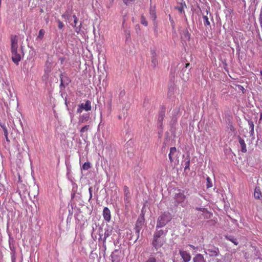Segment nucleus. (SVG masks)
I'll list each match as a JSON object with an SVG mask.
<instances>
[{
  "instance_id": "1",
  "label": "nucleus",
  "mask_w": 262,
  "mask_h": 262,
  "mask_svg": "<svg viewBox=\"0 0 262 262\" xmlns=\"http://www.w3.org/2000/svg\"><path fill=\"white\" fill-rule=\"evenodd\" d=\"M11 42L12 59L13 61L17 65L18 64L19 61L21 60V56L20 54L17 53L18 38L16 35L11 37Z\"/></svg>"
},
{
  "instance_id": "2",
  "label": "nucleus",
  "mask_w": 262,
  "mask_h": 262,
  "mask_svg": "<svg viewBox=\"0 0 262 262\" xmlns=\"http://www.w3.org/2000/svg\"><path fill=\"white\" fill-rule=\"evenodd\" d=\"M172 217L169 212H164L159 216L156 228H161L165 226L171 220Z\"/></svg>"
},
{
  "instance_id": "3",
  "label": "nucleus",
  "mask_w": 262,
  "mask_h": 262,
  "mask_svg": "<svg viewBox=\"0 0 262 262\" xmlns=\"http://www.w3.org/2000/svg\"><path fill=\"white\" fill-rule=\"evenodd\" d=\"M166 242V238H159L156 236L153 237L152 245L156 250H158Z\"/></svg>"
},
{
  "instance_id": "4",
  "label": "nucleus",
  "mask_w": 262,
  "mask_h": 262,
  "mask_svg": "<svg viewBox=\"0 0 262 262\" xmlns=\"http://www.w3.org/2000/svg\"><path fill=\"white\" fill-rule=\"evenodd\" d=\"M186 199V196L184 194V191H182L180 189H179L178 192L176 193L174 195V200H175L176 203L177 204H181V206L182 207H184L183 203H184Z\"/></svg>"
},
{
  "instance_id": "5",
  "label": "nucleus",
  "mask_w": 262,
  "mask_h": 262,
  "mask_svg": "<svg viewBox=\"0 0 262 262\" xmlns=\"http://www.w3.org/2000/svg\"><path fill=\"white\" fill-rule=\"evenodd\" d=\"M92 109L91 102L90 100H86L85 103H82L78 105L77 110V113L80 114L83 110L85 111H91Z\"/></svg>"
},
{
  "instance_id": "6",
  "label": "nucleus",
  "mask_w": 262,
  "mask_h": 262,
  "mask_svg": "<svg viewBox=\"0 0 262 262\" xmlns=\"http://www.w3.org/2000/svg\"><path fill=\"white\" fill-rule=\"evenodd\" d=\"M124 200L125 206H127L130 204L131 200V194L129 188L127 186L123 187Z\"/></svg>"
},
{
  "instance_id": "7",
  "label": "nucleus",
  "mask_w": 262,
  "mask_h": 262,
  "mask_svg": "<svg viewBox=\"0 0 262 262\" xmlns=\"http://www.w3.org/2000/svg\"><path fill=\"white\" fill-rule=\"evenodd\" d=\"M144 223V218L143 216L138 218V219L137 220V221L136 223L135 230L136 233L138 234V236H139L140 231L143 226Z\"/></svg>"
},
{
  "instance_id": "8",
  "label": "nucleus",
  "mask_w": 262,
  "mask_h": 262,
  "mask_svg": "<svg viewBox=\"0 0 262 262\" xmlns=\"http://www.w3.org/2000/svg\"><path fill=\"white\" fill-rule=\"evenodd\" d=\"M206 253L210 256H217L219 253V250L217 247L211 246L207 250Z\"/></svg>"
},
{
  "instance_id": "9",
  "label": "nucleus",
  "mask_w": 262,
  "mask_h": 262,
  "mask_svg": "<svg viewBox=\"0 0 262 262\" xmlns=\"http://www.w3.org/2000/svg\"><path fill=\"white\" fill-rule=\"evenodd\" d=\"M103 216L104 220L109 222L111 219V211L108 207H105L103 210Z\"/></svg>"
},
{
  "instance_id": "10",
  "label": "nucleus",
  "mask_w": 262,
  "mask_h": 262,
  "mask_svg": "<svg viewBox=\"0 0 262 262\" xmlns=\"http://www.w3.org/2000/svg\"><path fill=\"white\" fill-rule=\"evenodd\" d=\"M180 254L184 262H189L191 259L190 254L186 251L180 250Z\"/></svg>"
},
{
  "instance_id": "11",
  "label": "nucleus",
  "mask_w": 262,
  "mask_h": 262,
  "mask_svg": "<svg viewBox=\"0 0 262 262\" xmlns=\"http://www.w3.org/2000/svg\"><path fill=\"white\" fill-rule=\"evenodd\" d=\"M254 197L255 199L262 200V193L260 187H255L254 192Z\"/></svg>"
},
{
  "instance_id": "12",
  "label": "nucleus",
  "mask_w": 262,
  "mask_h": 262,
  "mask_svg": "<svg viewBox=\"0 0 262 262\" xmlns=\"http://www.w3.org/2000/svg\"><path fill=\"white\" fill-rule=\"evenodd\" d=\"M151 61L152 66L154 68H155L158 64L157 55L155 50H152L151 51Z\"/></svg>"
},
{
  "instance_id": "13",
  "label": "nucleus",
  "mask_w": 262,
  "mask_h": 262,
  "mask_svg": "<svg viewBox=\"0 0 262 262\" xmlns=\"http://www.w3.org/2000/svg\"><path fill=\"white\" fill-rule=\"evenodd\" d=\"M177 148L175 147H172L170 148V152L168 155L169 160L171 162H173L176 154H177Z\"/></svg>"
},
{
  "instance_id": "14",
  "label": "nucleus",
  "mask_w": 262,
  "mask_h": 262,
  "mask_svg": "<svg viewBox=\"0 0 262 262\" xmlns=\"http://www.w3.org/2000/svg\"><path fill=\"white\" fill-rule=\"evenodd\" d=\"M90 119V114L89 113L83 114L79 118V123H83L88 121Z\"/></svg>"
},
{
  "instance_id": "15",
  "label": "nucleus",
  "mask_w": 262,
  "mask_h": 262,
  "mask_svg": "<svg viewBox=\"0 0 262 262\" xmlns=\"http://www.w3.org/2000/svg\"><path fill=\"white\" fill-rule=\"evenodd\" d=\"M165 117V112L162 111L159 112L158 118V123L160 126L163 125V121Z\"/></svg>"
},
{
  "instance_id": "16",
  "label": "nucleus",
  "mask_w": 262,
  "mask_h": 262,
  "mask_svg": "<svg viewBox=\"0 0 262 262\" xmlns=\"http://www.w3.org/2000/svg\"><path fill=\"white\" fill-rule=\"evenodd\" d=\"M238 142L241 147V151L243 152H246L247 151L246 144L244 140L239 136Z\"/></svg>"
},
{
  "instance_id": "17",
  "label": "nucleus",
  "mask_w": 262,
  "mask_h": 262,
  "mask_svg": "<svg viewBox=\"0 0 262 262\" xmlns=\"http://www.w3.org/2000/svg\"><path fill=\"white\" fill-rule=\"evenodd\" d=\"M112 227L107 226L106 228L105 229V232L104 234V242L105 241L107 237H109L112 234Z\"/></svg>"
},
{
  "instance_id": "18",
  "label": "nucleus",
  "mask_w": 262,
  "mask_h": 262,
  "mask_svg": "<svg viewBox=\"0 0 262 262\" xmlns=\"http://www.w3.org/2000/svg\"><path fill=\"white\" fill-rule=\"evenodd\" d=\"M154 236L159 238H165V233L163 230H157Z\"/></svg>"
},
{
  "instance_id": "19",
  "label": "nucleus",
  "mask_w": 262,
  "mask_h": 262,
  "mask_svg": "<svg viewBox=\"0 0 262 262\" xmlns=\"http://www.w3.org/2000/svg\"><path fill=\"white\" fill-rule=\"evenodd\" d=\"M193 262H206L204 256L201 254H198L193 258Z\"/></svg>"
},
{
  "instance_id": "20",
  "label": "nucleus",
  "mask_w": 262,
  "mask_h": 262,
  "mask_svg": "<svg viewBox=\"0 0 262 262\" xmlns=\"http://www.w3.org/2000/svg\"><path fill=\"white\" fill-rule=\"evenodd\" d=\"M206 14H207L206 15L203 14V22H204V25L205 26H210V23L209 21V18L207 16V15L209 14V11L207 10H206Z\"/></svg>"
},
{
  "instance_id": "21",
  "label": "nucleus",
  "mask_w": 262,
  "mask_h": 262,
  "mask_svg": "<svg viewBox=\"0 0 262 262\" xmlns=\"http://www.w3.org/2000/svg\"><path fill=\"white\" fill-rule=\"evenodd\" d=\"M78 19H75V20H74V25H73V26L75 28H76L75 29V31L77 32V33H79V31H80L81 30V26H82V24L81 23L80 24V25H79L78 27H76V25H77V22H78Z\"/></svg>"
},
{
  "instance_id": "22",
  "label": "nucleus",
  "mask_w": 262,
  "mask_h": 262,
  "mask_svg": "<svg viewBox=\"0 0 262 262\" xmlns=\"http://www.w3.org/2000/svg\"><path fill=\"white\" fill-rule=\"evenodd\" d=\"M45 31L43 29H40L39 31L38 35L36 38V39L41 40L44 36Z\"/></svg>"
},
{
  "instance_id": "23",
  "label": "nucleus",
  "mask_w": 262,
  "mask_h": 262,
  "mask_svg": "<svg viewBox=\"0 0 262 262\" xmlns=\"http://www.w3.org/2000/svg\"><path fill=\"white\" fill-rule=\"evenodd\" d=\"M91 167V163L89 162H85L82 167V169L87 170Z\"/></svg>"
},
{
  "instance_id": "24",
  "label": "nucleus",
  "mask_w": 262,
  "mask_h": 262,
  "mask_svg": "<svg viewBox=\"0 0 262 262\" xmlns=\"http://www.w3.org/2000/svg\"><path fill=\"white\" fill-rule=\"evenodd\" d=\"M206 187L207 188H209L212 187V183L209 177L207 178Z\"/></svg>"
},
{
  "instance_id": "25",
  "label": "nucleus",
  "mask_w": 262,
  "mask_h": 262,
  "mask_svg": "<svg viewBox=\"0 0 262 262\" xmlns=\"http://www.w3.org/2000/svg\"><path fill=\"white\" fill-rule=\"evenodd\" d=\"M141 23L145 26H147L148 25L147 21L146 20L145 17L143 15L141 16Z\"/></svg>"
},
{
  "instance_id": "26",
  "label": "nucleus",
  "mask_w": 262,
  "mask_h": 262,
  "mask_svg": "<svg viewBox=\"0 0 262 262\" xmlns=\"http://www.w3.org/2000/svg\"><path fill=\"white\" fill-rule=\"evenodd\" d=\"M90 126L89 125H85L83 127H82L80 129V133H83L85 132H87L89 129Z\"/></svg>"
},
{
  "instance_id": "27",
  "label": "nucleus",
  "mask_w": 262,
  "mask_h": 262,
  "mask_svg": "<svg viewBox=\"0 0 262 262\" xmlns=\"http://www.w3.org/2000/svg\"><path fill=\"white\" fill-rule=\"evenodd\" d=\"M249 125H250V128L251 129L250 132L251 133V134H252L254 132V127L253 122L252 121H249Z\"/></svg>"
},
{
  "instance_id": "28",
  "label": "nucleus",
  "mask_w": 262,
  "mask_h": 262,
  "mask_svg": "<svg viewBox=\"0 0 262 262\" xmlns=\"http://www.w3.org/2000/svg\"><path fill=\"white\" fill-rule=\"evenodd\" d=\"M122 1L123 2L125 5L127 6L134 3L135 1V0H122Z\"/></svg>"
},
{
  "instance_id": "29",
  "label": "nucleus",
  "mask_w": 262,
  "mask_h": 262,
  "mask_svg": "<svg viewBox=\"0 0 262 262\" xmlns=\"http://www.w3.org/2000/svg\"><path fill=\"white\" fill-rule=\"evenodd\" d=\"M176 9H177L180 13L184 12V8L182 6L180 7H176Z\"/></svg>"
},
{
  "instance_id": "30",
  "label": "nucleus",
  "mask_w": 262,
  "mask_h": 262,
  "mask_svg": "<svg viewBox=\"0 0 262 262\" xmlns=\"http://www.w3.org/2000/svg\"><path fill=\"white\" fill-rule=\"evenodd\" d=\"M189 166H190V160H188L185 163V166L184 167V169L186 170L187 169H189Z\"/></svg>"
},
{
  "instance_id": "31",
  "label": "nucleus",
  "mask_w": 262,
  "mask_h": 262,
  "mask_svg": "<svg viewBox=\"0 0 262 262\" xmlns=\"http://www.w3.org/2000/svg\"><path fill=\"white\" fill-rule=\"evenodd\" d=\"M146 262H157V260L155 257H150L146 260Z\"/></svg>"
},
{
  "instance_id": "32",
  "label": "nucleus",
  "mask_w": 262,
  "mask_h": 262,
  "mask_svg": "<svg viewBox=\"0 0 262 262\" xmlns=\"http://www.w3.org/2000/svg\"><path fill=\"white\" fill-rule=\"evenodd\" d=\"M184 35L186 38L189 39L190 34L189 33V32L187 30H186L184 32Z\"/></svg>"
},
{
  "instance_id": "33",
  "label": "nucleus",
  "mask_w": 262,
  "mask_h": 262,
  "mask_svg": "<svg viewBox=\"0 0 262 262\" xmlns=\"http://www.w3.org/2000/svg\"><path fill=\"white\" fill-rule=\"evenodd\" d=\"M228 239L232 242L234 245H238V242H237L236 239L228 238Z\"/></svg>"
},
{
  "instance_id": "34",
  "label": "nucleus",
  "mask_w": 262,
  "mask_h": 262,
  "mask_svg": "<svg viewBox=\"0 0 262 262\" xmlns=\"http://www.w3.org/2000/svg\"><path fill=\"white\" fill-rule=\"evenodd\" d=\"M89 193H90V199H91L92 198V191H93L92 187H91L89 188Z\"/></svg>"
},
{
  "instance_id": "35",
  "label": "nucleus",
  "mask_w": 262,
  "mask_h": 262,
  "mask_svg": "<svg viewBox=\"0 0 262 262\" xmlns=\"http://www.w3.org/2000/svg\"><path fill=\"white\" fill-rule=\"evenodd\" d=\"M58 28L59 29H61L63 28V23L61 21H58Z\"/></svg>"
},
{
  "instance_id": "36",
  "label": "nucleus",
  "mask_w": 262,
  "mask_h": 262,
  "mask_svg": "<svg viewBox=\"0 0 262 262\" xmlns=\"http://www.w3.org/2000/svg\"><path fill=\"white\" fill-rule=\"evenodd\" d=\"M51 70V68H47L45 70V72L48 74L50 72Z\"/></svg>"
},
{
  "instance_id": "37",
  "label": "nucleus",
  "mask_w": 262,
  "mask_h": 262,
  "mask_svg": "<svg viewBox=\"0 0 262 262\" xmlns=\"http://www.w3.org/2000/svg\"><path fill=\"white\" fill-rule=\"evenodd\" d=\"M196 210L203 212L206 210V209L203 208H196Z\"/></svg>"
},
{
  "instance_id": "38",
  "label": "nucleus",
  "mask_w": 262,
  "mask_h": 262,
  "mask_svg": "<svg viewBox=\"0 0 262 262\" xmlns=\"http://www.w3.org/2000/svg\"><path fill=\"white\" fill-rule=\"evenodd\" d=\"M188 246L189 247L193 249H196V247H195V246H193L192 245H190V244L188 245Z\"/></svg>"
},
{
  "instance_id": "39",
  "label": "nucleus",
  "mask_w": 262,
  "mask_h": 262,
  "mask_svg": "<svg viewBox=\"0 0 262 262\" xmlns=\"http://www.w3.org/2000/svg\"><path fill=\"white\" fill-rule=\"evenodd\" d=\"M73 18H74V20H75V19H78V18L76 17V16L75 15H74L73 16Z\"/></svg>"
},
{
  "instance_id": "40",
  "label": "nucleus",
  "mask_w": 262,
  "mask_h": 262,
  "mask_svg": "<svg viewBox=\"0 0 262 262\" xmlns=\"http://www.w3.org/2000/svg\"><path fill=\"white\" fill-rule=\"evenodd\" d=\"M189 65H190V64H189V63H186V66H185V67H186V68H187V67H189Z\"/></svg>"
},
{
  "instance_id": "41",
  "label": "nucleus",
  "mask_w": 262,
  "mask_h": 262,
  "mask_svg": "<svg viewBox=\"0 0 262 262\" xmlns=\"http://www.w3.org/2000/svg\"><path fill=\"white\" fill-rule=\"evenodd\" d=\"M5 136H6V139H7V132H6V130H5Z\"/></svg>"
},
{
  "instance_id": "42",
  "label": "nucleus",
  "mask_w": 262,
  "mask_h": 262,
  "mask_svg": "<svg viewBox=\"0 0 262 262\" xmlns=\"http://www.w3.org/2000/svg\"><path fill=\"white\" fill-rule=\"evenodd\" d=\"M61 84H62V78L60 77Z\"/></svg>"
},
{
  "instance_id": "43",
  "label": "nucleus",
  "mask_w": 262,
  "mask_h": 262,
  "mask_svg": "<svg viewBox=\"0 0 262 262\" xmlns=\"http://www.w3.org/2000/svg\"><path fill=\"white\" fill-rule=\"evenodd\" d=\"M260 75L262 76V71H260Z\"/></svg>"
},
{
  "instance_id": "44",
  "label": "nucleus",
  "mask_w": 262,
  "mask_h": 262,
  "mask_svg": "<svg viewBox=\"0 0 262 262\" xmlns=\"http://www.w3.org/2000/svg\"><path fill=\"white\" fill-rule=\"evenodd\" d=\"M170 21H172L173 22V20L171 19L170 18H169Z\"/></svg>"
},
{
  "instance_id": "45",
  "label": "nucleus",
  "mask_w": 262,
  "mask_h": 262,
  "mask_svg": "<svg viewBox=\"0 0 262 262\" xmlns=\"http://www.w3.org/2000/svg\"><path fill=\"white\" fill-rule=\"evenodd\" d=\"M49 63L48 61L46 62V65H47V64Z\"/></svg>"
},
{
  "instance_id": "46",
  "label": "nucleus",
  "mask_w": 262,
  "mask_h": 262,
  "mask_svg": "<svg viewBox=\"0 0 262 262\" xmlns=\"http://www.w3.org/2000/svg\"><path fill=\"white\" fill-rule=\"evenodd\" d=\"M261 117H262V114L260 115V118H261Z\"/></svg>"
},
{
  "instance_id": "47",
  "label": "nucleus",
  "mask_w": 262,
  "mask_h": 262,
  "mask_svg": "<svg viewBox=\"0 0 262 262\" xmlns=\"http://www.w3.org/2000/svg\"><path fill=\"white\" fill-rule=\"evenodd\" d=\"M12 262H14V260L12 259Z\"/></svg>"
}]
</instances>
